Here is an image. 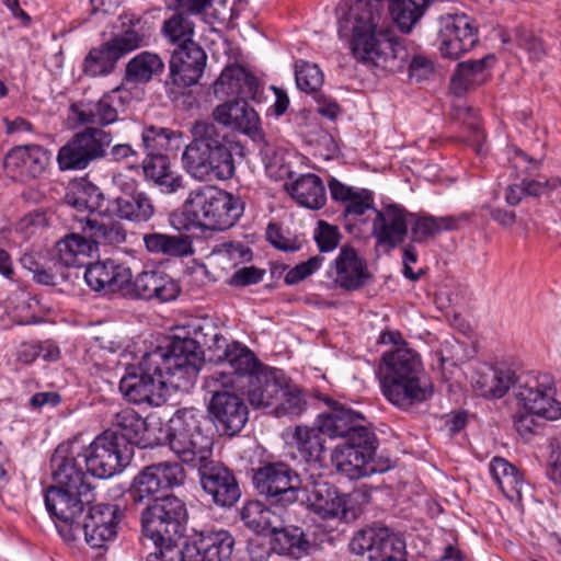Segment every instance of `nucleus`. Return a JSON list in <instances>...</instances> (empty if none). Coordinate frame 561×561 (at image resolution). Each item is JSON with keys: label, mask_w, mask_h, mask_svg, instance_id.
Masks as SVG:
<instances>
[{"label": "nucleus", "mask_w": 561, "mask_h": 561, "mask_svg": "<svg viewBox=\"0 0 561 561\" xmlns=\"http://www.w3.org/2000/svg\"><path fill=\"white\" fill-rule=\"evenodd\" d=\"M430 4L431 0H342L335 10L337 34L369 69L397 72L409 54L396 38L392 24L410 34Z\"/></svg>", "instance_id": "obj_1"}, {"label": "nucleus", "mask_w": 561, "mask_h": 561, "mask_svg": "<svg viewBox=\"0 0 561 561\" xmlns=\"http://www.w3.org/2000/svg\"><path fill=\"white\" fill-rule=\"evenodd\" d=\"M378 377L385 398L402 410L428 400L434 392L420 355L409 347L383 353Z\"/></svg>", "instance_id": "obj_2"}, {"label": "nucleus", "mask_w": 561, "mask_h": 561, "mask_svg": "<svg viewBox=\"0 0 561 561\" xmlns=\"http://www.w3.org/2000/svg\"><path fill=\"white\" fill-rule=\"evenodd\" d=\"M193 139L182 153L184 170L198 181L229 180L234 175V142L213 122L197 121L191 129Z\"/></svg>", "instance_id": "obj_3"}, {"label": "nucleus", "mask_w": 561, "mask_h": 561, "mask_svg": "<svg viewBox=\"0 0 561 561\" xmlns=\"http://www.w3.org/2000/svg\"><path fill=\"white\" fill-rule=\"evenodd\" d=\"M176 369L168 350L159 346L146 353L137 367L127 369L121 379L119 390L133 403L159 407L164 402L165 389L187 390L191 387L176 386V380L182 382Z\"/></svg>", "instance_id": "obj_4"}, {"label": "nucleus", "mask_w": 561, "mask_h": 561, "mask_svg": "<svg viewBox=\"0 0 561 561\" xmlns=\"http://www.w3.org/2000/svg\"><path fill=\"white\" fill-rule=\"evenodd\" d=\"M94 501V489L81 480L72 492V531H82L90 547L102 548L115 539L123 514L117 505H93Z\"/></svg>", "instance_id": "obj_5"}, {"label": "nucleus", "mask_w": 561, "mask_h": 561, "mask_svg": "<svg viewBox=\"0 0 561 561\" xmlns=\"http://www.w3.org/2000/svg\"><path fill=\"white\" fill-rule=\"evenodd\" d=\"M182 214L187 221V228L226 230L241 217L243 204L233 194L206 185L188 194Z\"/></svg>", "instance_id": "obj_6"}, {"label": "nucleus", "mask_w": 561, "mask_h": 561, "mask_svg": "<svg viewBox=\"0 0 561 561\" xmlns=\"http://www.w3.org/2000/svg\"><path fill=\"white\" fill-rule=\"evenodd\" d=\"M229 344L220 329L211 321H204L194 329V337L174 336L165 346L178 366L176 374L181 375L182 382L176 386H192L197 378L203 362L202 347L210 351H225Z\"/></svg>", "instance_id": "obj_7"}, {"label": "nucleus", "mask_w": 561, "mask_h": 561, "mask_svg": "<svg viewBox=\"0 0 561 561\" xmlns=\"http://www.w3.org/2000/svg\"><path fill=\"white\" fill-rule=\"evenodd\" d=\"M324 436L343 437L344 443L336 448L377 450L379 445L373 430L360 424L348 428H343L339 423H312L311 426L301 424L296 425L291 433L298 450L310 457H318L323 451Z\"/></svg>", "instance_id": "obj_8"}, {"label": "nucleus", "mask_w": 561, "mask_h": 561, "mask_svg": "<svg viewBox=\"0 0 561 561\" xmlns=\"http://www.w3.org/2000/svg\"><path fill=\"white\" fill-rule=\"evenodd\" d=\"M188 513L185 503L174 496L150 497L141 512L142 535L151 542L179 543L184 537Z\"/></svg>", "instance_id": "obj_9"}, {"label": "nucleus", "mask_w": 561, "mask_h": 561, "mask_svg": "<svg viewBox=\"0 0 561 561\" xmlns=\"http://www.w3.org/2000/svg\"><path fill=\"white\" fill-rule=\"evenodd\" d=\"M134 448L124 434V427H114L98 435L79 457L83 458L88 472L101 479L122 472L131 461Z\"/></svg>", "instance_id": "obj_10"}, {"label": "nucleus", "mask_w": 561, "mask_h": 561, "mask_svg": "<svg viewBox=\"0 0 561 561\" xmlns=\"http://www.w3.org/2000/svg\"><path fill=\"white\" fill-rule=\"evenodd\" d=\"M121 19L122 32L99 47L92 48L85 56L82 64L85 75L100 77L112 73L121 58L145 44V34L136 27L140 20L127 14Z\"/></svg>", "instance_id": "obj_11"}, {"label": "nucleus", "mask_w": 561, "mask_h": 561, "mask_svg": "<svg viewBox=\"0 0 561 561\" xmlns=\"http://www.w3.org/2000/svg\"><path fill=\"white\" fill-rule=\"evenodd\" d=\"M53 484L46 490L45 505L61 538L70 540V444L61 443L50 458Z\"/></svg>", "instance_id": "obj_12"}, {"label": "nucleus", "mask_w": 561, "mask_h": 561, "mask_svg": "<svg viewBox=\"0 0 561 561\" xmlns=\"http://www.w3.org/2000/svg\"><path fill=\"white\" fill-rule=\"evenodd\" d=\"M518 420L527 416L542 417L546 421L561 419V401L557 399V389L551 376L543 375L524 385H518L514 390Z\"/></svg>", "instance_id": "obj_13"}, {"label": "nucleus", "mask_w": 561, "mask_h": 561, "mask_svg": "<svg viewBox=\"0 0 561 561\" xmlns=\"http://www.w3.org/2000/svg\"><path fill=\"white\" fill-rule=\"evenodd\" d=\"M299 476L284 462H270L255 470L253 484L272 505L286 507L298 500Z\"/></svg>", "instance_id": "obj_14"}, {"label": "nucleus", "mask_w": 561, "mask_h": 561, "mask_svg": "<svg viewBox=\"0 0 561 561\" xmlns=\"http://www.w3.org/2000/svg\"><path fill=\"white\" fill-rule=\"evenodd\" d=\"M207 55L198 44L176 47L169 61L164 82L169 98L178 99L186 88L196 84L206 66Z\"/></svg>", "instance_id": "obj_15"}, {"label": "nucleus", "mask_w": 561, "mask_h": 561, "mask_svg": "<svg viewBox=\"0 0 561 561\" xmlns=\"http://www.w3.org/2000/svg\"><path fill=\"white\" fill-rule=\"evenodd\" d=\"M126 241V230L119 222L100 224L98 218L72 215V247L90 256L98 244L118 245Z\"/></svg>", "instance_id": "obj_16"}, {"label": "nucleus", "mask_w": 561, "mask_h": 561, "mask_svg": "<svg viewBox=\"0 0 561 561\" xmlns=\"http://www.w3.org/2000/svg\"><path fill=\"white\" fill-rule=\"evenodd\" d=\"M185 478V470L180 462L152 463L145 467L135 478L129 495L134 503H144L145 500H150L161 489L183 485Z\"/></svg>", "instance_id": "obj_17"}, {"label": "nucleus", "mask_w": 561, "mask_h": 561, "mask_svg": "<svg viewBox=\"0 0 561 561\" xmlns=\"http://www.w3.org/2000/svg\"><path fill=\"white\" fill-rule=\"evenodd\" d=\"M375 218L371 222V237L376 241V248H381L389 253L402 244L408 236L410 227V213L398 204H388L380 209H374Z\"/></svg>", "instance_id": "obj_18"}, {"label": "nucleus", "mask_w": 561, "mask_h": 561, "mask_svg": "<svg viewBox=\"0 0 561 561\" xmlns=\"http://www.w3.org/2000/svg\"><path fill=\"white\" fill-rule=\"evenodd\" d=\"M478 30L465 13L439 18L438 44L442 56L457 59L478 43Z\"/></svg>", "instance_id": "obj_19"}, {"label": "nucleus", "mask_w": 561, "mask_h": 561, "mask_svg": "<svg viewBox=\"0 0 561 561\" xmlns=\"http://www.w3.org/2000/svg\"><path fill=\"white\" fill-rule=\"evenodd\" d=\"M170 432L168 446L183 462L197 467L210 458L213 438L203 433L198 423H175Z\"/></svg>", "instance_id": "obj_20"}, {"label": "nucleus", "mask_w": 561, "mask_h": 561, "mask_svg": "<svg viewBox=\"0 0 561 561\" xmlns=\"http://www.w3.org/2000/svg\"><path fill=\"white\" fill-rule=\"evenodd\" d=\"M77 248L72 247V267H84L83 279L94 291L129 293L131 272L128 267L116 264L114 261L83 263L79 262Z\"/></svg>", "instance_id": "obj_21"}, {"label": "nucleus", "mask_w": 561, "mask_h": 561, "mask_svg": "<svg viewBox=\"0 0 561 561\" xmlns=\"http://www.w3.org/2000/svg\"><path fill=\"white\" fill-rule=\"evenodd\" d=\"M197 468L202 488L216 505L231 507L238 502L241 491L230 469L210 458Z\"/></svg>", "instance_id": "obj_22"}, {"label": "nucleus", "mask_w": 561, "mask_h": 561, "mask_svg": "<svg viewBox=\"0 0 561 561\" xmlns=\"http://www.w3.org/2000/svg\"><path fill=\"white\" fill-rule=\"evenodd\" d=\"M332 461L336 470L350 479H360L391 469L389 457L377 455V450L358 448H335Z\"/></svg>", "instance_id": "obj_23"}, {"label": "nucleus", "mask_w": 561, "mask_h": 561, "mask_svg": "<svg viewBox=\"0 0 561 561\" xmlns=\"http://www.w3.org/2000/svg\"><path fill=\"white\" fill-rule=\"evenodd\" d=\"M404 543L387 527L373 526L357 531L350 542V549L369 561H386L403 550Z\"/></svg>", "instance_id": "obj_24"}, {"label": "nucleus", "mask_w": 561, "mask_h": 561, "mask_svg": "<svg viewBox=\"0 0 561 561\" xmlns=\"http://www.w3.org/2000/svg\"><path fill=\"white\" fill-rule=\"evenodd\" d=\"M21 265L33 273V279L43 285L58 286L67 283L70 270V233L65 234L56 244L53 266L42 267L35 253L25 252L20 259Z\"/></svg>", "instance_id": "obj_25"}, {"label": "nucleus", "mask_w": 561, "mask_h": 561, "mask_svg": "<svg viewBox=\"0 0 561 561\" xmlns=\"http://www.w3.org/2000/svg\"><path fill=\"white\" fill-rule=\"evenodd\" d=\"M213 116L219 124L239 130L253 140L262 137L260 117L254 108L247 103V100L227 101L214 110Z\"/></svg>", "instance_id": "obj_26"}, {"label": "nucleus", "mask_w": 561, "mask_h": 561, "mask_svg": "<svg viewBox=\"0 0 561 561\" xmlns=\"http://www.w3.org/2000/svg\"><path fill=\"white\" fill-rule=\"evenodd\" d=\"M49 158V153L41 146H18L7 153L4 168L12 178L27 181L45 171Z\"/></svg>", "instance_id": "obj_27"}, {"label": "nucleus", "mask_w": 561, "mask_h": 561, "mask_svg": "<svg viewBox=\"0 0 561 561\" xmlns=\"http://www.w3.org/2000/svg\"><path fill=\"white\" fill-rule=\"evenodd\" d=\"M112 142L110 133L88 126L72 136V170H84L102 159Z\"/></svg>", "instance_id": "obj_28"}, {"label": "nucleus", "mask_w": 561, "mask_h": 561, "mask_svg": "<svg viewBox=\"0 0 561 561\" xmlns=\"http://www.w3.org/2000/svg\"><path fill=\"white\" fill-rule=\"evenodd\" d=\"M308 502L312 511L322 518L339 517L347 520L355 516L351 507V496L340 493L333 484L327 481L313 483Z\"/></svg>", "instance_id": "obj_29"}, {"label": "nucleus", "mask_w": 561, "mask_h": 561, "mask_svg": "<svg viewBox=\"0 0 561 561\" xmlns=\"http://www.w3.org/2000/svg\"><path fill=\"white\" fill-rule=\"evenodd\" d=\"M180 294L179 284L161 270L139 273L129 284V293L141 299H158L165 302L175 299Z\"/></svg>", "instance_id": "obj_30"}, {"label": "nucleus", "mask_w": 561, "mask_h": 561, "mask_svg": "<svg viewBox=\"0 0 561 561\" xmlns=\"http://www.w3.org/2000/svg\"><path fill=\"white\" fill-rule=\"evenodd\" d=\"M234 539L227 530H204L197 534L185 547L188 558H201L204 561H226L230 558Z\"/></svg>", "instance_id": "obj_31"}, {"label": "nucleus", "mask_w": 561, "mask_h": 561, "mask_svg": "<svg viewBox=\"0 0 561 561\" xmlns=\"http://www.w3.org/2000/svg\"><path fill=\"white\" fill-rule=\"evenodd\" d=\"M496 57L493 54H488L480 59H469L457 64L450 79L451 93L461 96L485 83L491 77Z\"/></svg>", "instance_id": "obj_32"}, {"label": "nucleus", "mask_w": 561, "mask_h": 561, "mask_svg": "<svg viewBox=\"0 0 561 561\" xmlns=\"http://www.w3.org/2000/svg\"><path fill=\"white\" fill-rule=\"evenodd\" d=\"M330 275L336 285L347 290L362 288L370 278L367 265L357 255L356 251L350 247L341 249L334 260Z\"/></svg>", "instance_id": "obj_33"}, {"label": "nucleus", "mask_w": 561, "mask_h": 561, "mask_svg": "<svg viewBox=\"0 0 561 561\" xmlns=\"http://www.w3.org/2000/svg\"><path fill=\"white\" fill-rule=\"evenodd\" d=\"M257 89V79L239 65L226 67L214 83L217 99H254Z\"/></svg>", "instance_id": "obj_34"}, {"label": "nucleus", "mask_w": 561, "mask_h": 561, "mask_svg": "<svg viewBox=\"0 0 561 561\" xmlns=\"http://www.w3.org/2000/svg\"><path fill=\"white\" fill-rule=\"evenodd\" d=\"M105 211L122 220L145 224L153 217L156 208L151 197L146 192L139 191L131 195L115 197Z\"/></svg>", "instance_id": "obj_35"}, {"label": "nucleus", "mask_w": 561, "mask_h": 561, "mask_svg": "<svg viewBox=\"0 0 561 561\" xmlns=\"http://www.w3.org/2000/svg\"><path fill=\"white\" fill-rule=\"evenodd\" d=\"M286 379L280 370H271L255 376L251 380L249 401L253 409L267 412L273 409L285 387Z\"/></svg>", "instance_id": "obj_36"}, {"label": "nucleus", "mask_w": 561, "mask_h": 561, "mask_svg": "<svg viewBox=\"0 0 561 561\" xmlns=\"http://www.w3.org/2000/svg\"><path fill=\"white\" fill-rule=\"evenodd\" d=\"M469 218L467 213L442 217L414 214L413 217H410L411 241L424 243L443 231L458 230L461 224L467 222Z\"/></svg>", "instance_id": "obj_37"}, {"label": "nucleus", "mask_w": 561, "mask_h": 561, "mask_svg": "<svg viewBox=\"0 0 561 561\" xmlns=\"http://www.w3.org/2000/svg\"><path fill=\"white\" fill-rule=\"evenodd\" d=\"M516 381L515 371L504 363L482 368L474 379L477 392L484 398L500 399Z\"/></svg>", "instance_id": "obj_38"}, {"label": "nucleus", "mask_w": 561, "mask_h": 561, "mask_svg": "<svg viewBox=\"0 0 561 561\" xmlns=\"http://www.w3.org/2000/svg\"><path fill=\"white\" fill-rule=\"evenodd\" d=\"M285 186L293 199L308 209H321L327 203V191L323 181L317 174H300L290 183H286Z\"/></svg>", "instance_id": "obj_39"}, {"label": "nucleus", "mask_w": 561, "mask_h": 561, "mask_svg": "<svg viewBox=\"0 0 561 561\" xmlns=\"http://www.w3.org/2000/svg\"><path fill=\"white\" fill-rule=\"evenodd\" d=\"M78 124L102 128L117 122L115 108L105 93L98 101L81 100L72 103V121Z\"/></svg>", "instance_id": "obj_40"}, {"label": "nucleus", "mask_w": 561, "mask_h": 561, "mask_svg": "<svg viewBox=\"0 0 561 561\" xmlns=\"http://www.w3.org/2000/svg\"><path fill=\"white\" fill-rule=\"evenodd\" d=\"M131 447L141 448L168 445L171 423H117Z\"/></svg>", "instance_id": "obj_41"}, {"label": "nucleus", "mask_w": 561, "mask_h": 561, "mask_svg": "<svg viewBox=\"0 0 561 561\" xmlns=\"http://www.w3.org/2000/svg\"><path fill=\"white\" fill-rule=\"evenodd\" d=\"M146 250L154 255L183 257L193 254L192 241L185 234L149 232L142 236Z\"/></svg>", "instance_id": "obj_42"}, {"label": "nucleus", "mask_w": 561, "mask_h": 561, "mask_svg": "<svg viewBox=\"0 0 561 561\" xmlns=\"http://www.w3.org/2000/svg\"><path fill=\"white\" fill-rule=\"evenodd\" d=\"M104 195L100 188L87 178L72 179V215L94 218L102 213Z\"/></svg>", "instance_id": "obj_43"}, {"label": "nucleus", "mask_w": 561, "mask_h": 561, "mask_svg": "<svg viewBox=\"0 0 561 561\" xmlns=\"http://www.w3.org/2000/svg\"><path fill=\"white\" fill-rule=\"evenodd\" d=\"M270 534L273 536L272 549L278 554L300 558L308 552L310 542L302 529L297 526L283 527L280 524L276 529H272Z\"/></svg>", "instance_id": "obj_44"}, {"label": "nucleus", "mask_w": 561, "mask_h": 561, "mask_svg": "<svg viewBox=\"0 0 561 561\" xmlns=\"http://www.w3.org/2000/svg\"><path fill=\"white\" fill-rule=\"evenodd\" d=\"M241 519L255 534L271 533L282 524L280 515L260 501H250L241 510Z\"/></svg>", "instance_id": "obj_45"}, {"label": "nucleus", "mask_w": 561, "mask_h": 561, "mask_svg": "<svg viewBox=\"0 0 561 561\" xmlns=\"http://www.w3.org/2000/svg\"><path fill=\"white\" fill-rule=\"evenodd\" d=\"M191 14L178 10L171 16L165 19L161 26L162 36L176 47L190 46L194 42L195 23L190 18Z\"/></svg>", "instance_id": "obj_46"}, {"label": "nucleus", "mask_w": 561, "mask_h": 561, "mask_svg": "<svg viewBox=\"0 0 561 561\" xmlns=\"http://www.w3.org/2000/svg\"><path fill=\"white\" fill-rule=\"evenodd\" d=\"M214 394L208 405V411L217 421H248V407L241 398L230 392L213 390Z\"/></svg>", "instance_id": "obj_47"}, {"label": "nucleus", "mask_w": 561, "mask_h": 561, "mask_svg": "<svg viewBox=\"0 0 561 561\" xmlns=\"http://www.w3.org/2000/svg\"><path fill=\"white\" fill-rule=\"evenodd\" d=\"M490 472L505 496L514 499L520 495L524 481L516 467L504 458L495 457L490 462Z\"/></svg>", "instance_id": "obj_48"}, {"label": "nucleus", "mask_w": 561, "mask_h": 561, "mask_svg": "<svg viewBox=\"0 0 561 561\" xmlns=\"http://www.w3.org/2000/svg\"><path fill=\"white\" fill-rule=\"evenodd\" d=\"M164 62L158 54L141 51L126 65V79L128 81L147 83L154 76L161 75Z\"/></svg>", "instance_id": "obj_49"}, {"label": "nucleus", "mask_w": 561, "mask_h": 561, "mask_svg": "<svg viewBox=\"0 0 561 561\" xmlns=\"http://www.w3.org/2000/svg\"><path fill=\"white\" fill-rule=\"evenodd\" d=\"M307 409V402L302 392L296 386L287 385L280 393L278 401L272 410L264 412L263 415L280 417H299Z\"/></svg>", "instance_id": "obj_50"}, {"label": "nucleus", "mask_w": 561, "mask_h": 561, "mask_svg": "<svg viewBox=\"0 0 561 561\" xmlns=\"http://www.w3.org/2000/svg\"><path fill=\"white\" fill-rule=\"evenodd\" d=\"M225 358L229 368L238 377L250 376L253 379V374L257 367V360L254 354L239 343L229 344L224 351Z\"/></svg>", "instance_id": "obj_51"}, {"label": "nucleus", "mask_w": 561, "mask_h": 561, "mask_svg": "<svg viewBox=\"0 0 561 561\" xmlns=\"http://www.w3.org/2000/svg\"><path fill=\"white\" fill-rule=\"evenodd\" d=\"M173 131L169 128L153 125L145 126L141 133L145 157L164 154L170 145Z\"/></svg>", "instance_id": "obj_52"}, {"label": "nucleus", "mask_w": 561, "mask_h": 561, "mask_svg": "<svg viewBox=\"0 0 561 561\" xmlns=\"http://www.w3.org/2000/svg\"><path fill=\"white\" fill-rule=\"evenodd\" d=\"M295 79L299 90L317 93L323 83V73L316 64L301 61L296 64Z\"/></svg>", "instance_id": "obj_53"}, {"label": "nucleus", "mask_w": 561, "mask_h": 561, "mask_svg": "<svg viewBox=\"0 0 561 561\" xmlns=\"http://www.w3.org/2000/svg\"><path fill=\"white\" fill-rule=\"evenodd\" d=\"M323 403L328 411L321 412L317 416V421H363L366 419V415L360 411L354 410L331 398H323Z\"/></svg>", "instance_id": "obj_54"}, {"label": "nucleus", "mask_w": 561, "mask_h": 561, "mask_svg": "<svg viewBox=\"0 0 561 561\" xmlns=\"http://www.w3.org/2000/svg\"><path fill=\"white\" fill-rule=\"evenodd\" d=\"M515 41L517 46L523 48L533 61H539L546 55V49L541 41L526 28H516Z\"/></svg>", "instance_id": "obj_55"}, {"label": "nucleus", "mask_w": 561, "mask_h": 561, "mask_svg": "<svg viewBox=\"0 0 561 561\" xmlns=\"http://www.w3.org/2000/svg\"><path fill=\"white\" fill-rule=\"evenodd\" d=\"M344 216L358 217L364 215L368 209L374 208V194L366 188H357L350 201L344 203Z\"/></svg>", "instance_id": "obj_56"}, {"label": "nucleus", "mask_w": 561, "mask_h": 561, "mask_svg": "<svg viewBox=\"0 0 561 561\" xmlns=\"http://www.w3.org/2000/svg\"><path fill=\"white\" fill-rule=\"evenodd\" d=\"M323 261L324 259L322 256L316 255L302 263L297 264L286 273L284 282L287 285H296L302 282L314 272H317L321 267Z\"/></svg>", "instance_id": "obj_57"}, {"label": "nucleus", "mask_w": 561, "mask_h": 561, "mask_svg": "<svg viewBox=\"0 0 561 561\" xmlns=\"http://www.w3.org/2000/svg\"><path fill=\"white\" fill-rule=\"evenodd\" d=\"M139 89H135V91L127 89L125 87H117L108 92H105V95L111 103L112 107L115 108L116 118L118 119V115L122 112H125L134 101L139 100Z\"/></svg>", "instance_id": "obj_58"}, {"label": "nucleus", "mask_w": 561, "mask_h": 561, "mask_svg": "<svg viewBox=\"0 0 561 561\" xmlns=\"http://www.w3.org/2000/svg\"><path fill=\"white\" fill-rule=\"evenodd\" d=\"M340 232L335 226L325 221H319L314 233V240L321 252L333 251L340 243Z\"/></svg>", "instance_id": "obj_59"}, {"label": "nucleus", "mask_w": 561, "mask_h": 561, "mask_svg": "<svg viewBox=\"0 0 561 561\" xmlns=\"http://www.w3.org/2000/svg\"><path fill=\"white\" fill-rule=\"evenodd\" d=\"M140 163L142 165L145 176L153 181V183L161 180L162 175L171 169L170 161L165 154L144 157Z\"/></svg>", "instance_id": "obj_60"}, {"label": "nucleus", "mask_w": 561, "mask_h": 561, "mask_svg": "<svg viewBox=\"0 0 561 561\" xmlns=\"http://www.w3.org/2000/svg\"><path fill=\"white\" fill-rule=\"evenodd\" d=\"M154 551L150 552L147 561H179L183 559V549L178 543L152 542Z\"/></svg>", "instance_id": "obj_61"}, {"label": "nucleus", "mask_w": 561, "mask_h": 561, "mask_svg": "<svg viewBox=\"0 0 561 561\" xmlns=\"http://www.w3.org/2000/svg\"><path fill=\"white\" fill-rule=\"evenodd\" d=\"M264 274V270L255 266H245L232 274L229 284L234 287L250 286L260 283L263 279Z\"/></svg>", "instance_id": "obj_62"}, {"label": "nucleus", "mask_w": 561, "mask_h": 561, "mask_svg": "<svg viewBox=\"0 0 561 561\" xmlns=\"http://www.w3.org/2000/svg\"><path fill=\"white\" fill-rule=\"evenodd\" d=\"M46 225V218L43 213L36 211L25 215L15 226L18 233L24 238H30L35 234L37 230L44 228Z\"/></svg>", "instance_id": "obj_63"}, {"label": "nucleus", "mask_w": 561, "mask_h": 561, "mask_svg": "<svg viewBox=\"0 0 561 561\" xmlns=\"http://www.w3.org/2000/svg\"><path fill=\"white\" fill-rule=\"evenodd\" d=\"M110 158L113 161H129L133 164H139L142 160V154L139 150L135 149L130 144H116L110 150Z\"/></svg>", "instance_id": "obj_64"}]
</instances>
